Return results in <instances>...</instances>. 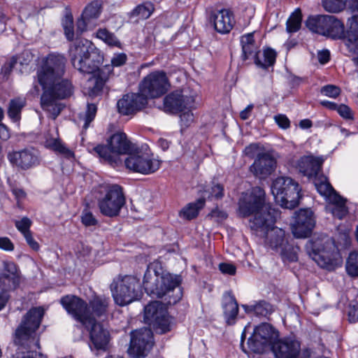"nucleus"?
Returning <instances> with one entry per match:
<instances>
[{"label": "nucleus", "mask_w": 358, "mask_h": 358, "mask_svg": "<svg viewBox=\"0 0 358 358\" xmlns=\"http://www.w3.org/2000/svg\"><path fill=\"white\" fill-rule=\"evenodd\" d=\"M82 222L86 227L94 226L97 223V220L92 213L89 211L83 212L81 217Z\"/></svg>", "instance_id": "obj_56"}, {"label": "nucleus", "mask_w": 358, "mask_h": 358, "mask_svg": "<svg viewBox=\"0 0 358 358\" xmlns=\"http://www.w3.org/2000/svg\"><path fill=\"white\" fill-rule=\"evenodd\" d=\"M10 137L8 128L0 122V138L3 141H7Z\"/></svg>", "instance_id": "obj_64"}, {"label": "nucleus", "mask_w": 358, "mask_h": 358, "mask_svg": "<svg viewBox=\"0 0 358 358\" xmlns=\"http://www.w3.org/2000/svg\"><path fill=\"white\" fill-rule=\"evenodd\" d=\"M62 59H49L48 64L38 73V83L41 86L43 93L41 98V105L43 110L50 113L52 119H55L62 110L61 106L57 104L55 99L49 96L50 86L52 85L55 78L62 73Z\"/></svg>", "instance_id": "obj_5"}, {"label": "nucleus", "mask_w": 358, "mask_h": 358, "mask_svg": "<svg viewBox=\"0 0 358 358\" xmlns=\"http://www.w3.org/2000/svg\"><path fill=\"white\" fill-rule=\"evenodd\" d=\"M345 45L350 52L358 55V15L348 20Z\"/></svg>", "instance_id": "obj_33"}, {"label": "nucleus", "mask_w": 358, "mask_h": 358, "mask_svg": "<svg viewBox=\"0 0 358 358\" xmlns=\"http://www.w3.org/2000/svg\"><path fill=\"white\" fill-rule=\"evenodd\" d=\"M271 192L278 204L289 209L296 207L301 198L299 183L289 177L281 176L274 180Z\"/></svg>", "instance_id": "obj_7"}, {"label": "nucleus", "mask_w": 358, "mask_h": 358, "mask_svg": "<svg viewBox=\"0 0 358 358\" xmlns=\"http://www.w3.org/2000/svg\"><path fill=\"white\" fill-rule=\"evenodd\" d=\"M210 21L213 22L215 29L220 34L228 33L233 27V15L227 9L213 11Z\"/></svg>", "instance_id": "obj_29"}, {"label": "nucleus", "mask_w": 358, "mask_h": 358, "mask_svg": "<svg viewBox=\"0 0 358 358\" xmlns=\"http://www.w3.org/2000/svg\"><path fill=\"white\" fill-rule=\"evenodd\" d=\"M90 329V339L96 349H105L109 342V333L102 325L93 322L86 327Z\"/></svg>", "instance_id": "obj_31"}, {"label": "nucleus", "mask_w": 358, "mask_h": 358, "mask_svg": "<svg viewBox=\"0 0 358 358\" xmlns=\"http://www.w3.org/2000/svg\"><path fill=\"white\" fill-rule=\"evenodd\" d=\"M259 146L257 143H251L248 146L245 147L243 153L245 156L253 158L256 155H258V150Z\"/></svg>", "instance_id": "obj_58"}, {"label": "nucleus", "mask_w": 358, "mask_h": 358, "mask_svg": "<svg viewBox=\"0 0 358 358\" xmlns=\"http://www.w3.org/2000/svg\"><path fill=\"white\" fill-rule=\"evenodd\" d=\"M127 60V57L125 53L120 52L115 53L111 58V66L120 67L124 65Z\"/></svg>", "instance_id": "obj_54"}, {"label": "nucleus", "mask_w": 358, "mask_h": 358, "mask_svg": "<svg viewBox=\"0 0 358 358\" xmlns=\"http://www.w3.org/2000/svg\"><path fill=\"white\" fill-rule=\"evenodd\" d=\"M347 0H322L324 9L330 13H338L346 6Z\"/></svg>", "instance_id": "obj_46"}, {"label": "nucleus", "mask_w": 358, "mask_h": 358, "mask_svg": "<svg viewBox=\"0 0 358 358\" xmlns=\"http://www.w3.org/2000/svg\"><path fill=\"white\" fill-rule=\"evenodd\" d=\"M169 88L166 75L163 71H154L146 76L139 85V92L148 99L157 98Z\"/></svg>", "instance_id": "obj_15"}, {"label": "nucleus", "mask_w": 358, "mask_h": 358, "mask_svg": "<svg viewBox=\"0 0 358 358\" xmlns=\"http://www.w3.org/2000/svg\"><path fill=\"white\" fill-rule=\"evenodd\" d=\"M265 192L259 187H253L250 192L243 193L238 202L239 213L243 217L254 215L250 220L252 229L269 227L275 222L278 212L264 203Z\"/></svg>", "instance_id": "obj_3"}, {"label": "nucleus", "mask_w": 358, "mask_h": 358, "mask_svg": "<svg viewBox=\"0 0 358 358\" xmlns=\"http://www.w3.org/2000/svg\"><path fill=\"white\" fill-rule=\"evenodd\" d=\"M102 11V4L99 1L89 3L83 9L80 17L77 21V33L82 34L88 29L96 26L95 21L99 17Z\"/></svg>", "instance_id": "obj_23"}, {"label": "nucleus", "mask_w": 358, "mask_h": 358, "mask_svg": "<svg viewBox=\"0 0 358 358\" xmlns=\"http://www.w3.org/2000/svg\"><path fill=\"white\" fill-rule=\"evenodd\" d=\"M144 320L161 334L170 331V320L164 304L159 301H152L144 308Z\"/></svg>", "instance_id": "obj_17"}, {"label": "nucleus", "mask_w": 358, "mask_h": 358, "mask_svg": "<svg viewBox=\"0 0 358 358\" xmlns=\"http://www.w3.org/2000/svg\"><path fill=\"white\" fill-rule=\"evenodd\" d=\"M127 169L143 175H150L156 172L161 166V162L152 155L137 150L130 152L124 160Z\"/></svg>", "instance_id": "obj_13"}, {"label": "nucleus", "mask_w": 358, "mask_h": 358, "mask_svg": "<svg viewBox=\"0 0 358 358\" xmlns=\"http://www.w3.org/2000/svg\"><path fill=\"white\" fill-rule=\"evenodd\" d=\"M222 308L228 324H233L238 312V306L235 297L230 292L223 295Z\"/></svg>", "instance_id": "obj_35"}, {"label": "nucleus", "mask_w": 358, "mask_h": 358, "mask_svg": "<svg viewBox=\"0 0 358 358\" xmlns=\"http://www.w3.org/2000/svg\"><path fill=\"white\" fill-rule=\"evenodd\" d=\"M192 109H185L180 115V124L182 127H187L194 121V115L191 111Z\"/></svg>", "instance_id": "obj_52"}, {"label": "nucleus", "mask_w": 358, "mask_h": 358, "mask_svg": "<svg viewBox=\"0 0 358 358\" xmlns=\"http://www.w3.org/2000/svg\"><path fill=\"white\" fill-rule=\"evenodd\" d=\"M315 186L318 193L328 203L326 206L327 211L338 219H342L347 215L346 200L336 192L326 178L316 179Z\"/></svg>", "instance_id": "obj_10"}, {"label": "nucleus", "mask_w": 358, "mask_h": 358, "mask_svg": "<svg viewBox=\"0 0 358 358\" xmlns=\"http://www.w3.org/2000/svg\"><path fill=\"white\" fill-rule=\"evenodd\" d=\"M242 58L243 60L253 59L255 63L264 69L272 66L276 58V52L271 48L264 50L260 55L259 46L254 39V33H248L241 37Z\"/></svg>", "instance_id": "obj_9"}, {"label": "nucleus", "mask_w": 358, "mask_h": 358, "mask_svg": "<svg viewBox=\"0 0 358 358\" xmlns=\"http://www.w3.org/2000/svg\"><path fill=\"white\" fill-rule=\"evenodd\" d=\"M196 92L186 90H176L167 94L164 98L162 109L168 113H178L185 109L194 108Z\"/></svg>", "instance_id": "obj_18"}, {"label": "nucleus", "mask_w": 358, "mask_h": 358, "mask_svg": "<svg viewBox=\"0 0 358 358\" xmlns=\"http://www.w3.org/2000/svg\"><path fill=\"white\" fill-rule=\"evenodd\" d=\"M302 15L299 8L296 9L286 22V30L288 33H295L299 30L301 24Z\"/></svg>", "instance_id": "obj_42"}, {"label": "nucleus", "mask_w": 358, "mask_h": 358, "mask_svg": "<svg viewBox=\"0 0 358 358\" xmlns=\"http://www.w3.org/2000/svg\"><path fill=\"white\" fill-rule=\"evenodd\" d=\"M8 158L11 164L22 169H29L38 164V152L33 148L9 153Z\"/></svg>", "instance_id": "obj_26"}, {"label": "nucleus", "mask_w": 358, "mask_h": 358, "mask_svg": "<svg viewBox=\"0 0 358 358\" xmlns=\"http://www.w3.org/2000/svg\"><path fill=\"white\" fill-rule=\"evenodd\" d=\"M340 92L341 90L339 87L332 85L324 86L321 89L322 94L331 98H336L337 96L340 94Z\"/></svg>", "instance_id": "obj_53"}, {"label": "nucleus", "mask_w": 358, "mask_h": 358, "mask_svg": "<svg viewBox=\"0 0 358 358\" xmlns=\"http://www.w3.org/2000/svg\"><path fill=\"white\" fill-rule=\"evenodd\" d=\"M62 26L64 34L69 41H73L74 38L73 19L71 14L66 15L62 20Z\"/></svg>", "instance_id": "obj_49"}, {"label": "nucleus", "mask_w": 358, "mask_h": 358, "mask_svg": "<svg viewBox=\"0 0 358 358\" xmlns=\"http://www.w3.org/2000/svg\"><path fill=\"white\" fill-rule=\"evenodd\" d=\"M69 57L76 69L82 73L91 75L85 84V93L90 96L99 95L108 78L99 68L103 62L100 50L90 41L78 38L70 47Z\"/></svg>", "instance_id": "obj_1"}, {"label": "nucleus", "mask_w": 358, "mask_h": 358, "mask_svg": "<svg viewBox=\"0 0 358 358\" xmlns=\"http://www.w3.org/2000/svg\"><path fill=\"white\" fill-rule=\"evenodd\" d=\"M60 301L69 315L85 327H87L90 314L88 305L85 301L74 295H66Z\"/></svg>", "instance_id": "obj_19"}, {"label": "nucleus", "mask_w": 358, "mask_h": 358, "mask_svg": "<svg viewBox=\"0 0 358 358\" xmlns=\"http://www.w3.org/2000/svg\"><path fill=\"white\" fill-rule=\"evenodd\" d=\"M43 315V308L38 307L30 309L24 316L15 330L13 344L7 350V358H48L36 350L39 348V339L36 331Z\"/></svg>", "instance_id": "obj_2"}, {"label": "nucleus", "mask_w": 358, "mask_h": 358, "mask_svg": "<svg viewBox=\"0 0 358 358\" xmlns=\"http://www.w3.org/2000/svg\"><path fill=\"white\" fill-rule=\"evenodd\" d=\"M250 310H253L255 314L260 316H267L273 312L271 305L264 301H259L253 306V308H250Z\"/></svg>", "instance_id": "obj_48"}, {"label": "nucleus", "mask_w": 358, "mask_h": 358, "mask_svg": "<svg viewBox=\"0 0 358 358\" xmlns=\"http://www.w3.org/2000/svg\"><path fill=\"white\" fill-rule=\"evenodd\" d=\"M31 220L27 217H23L20 220L15 221V227L23 236L31 232Z\"/></svg>", "instance_id": "obj_50"}, {"label": "nucleus", "mask_w": 358, "mask_h": 358, "mask_svg": "<svg viewBox=\"0 0 358 358\" xmlns=\"http://www.w3.org/2000/svg\"><path fill=\"white\" fill-rule=\"evenodd\" d=\"M45 146L66 158L70 159L74 157L73 152L58 138H50L46 139Z\"/></svg>", "instance_id": "obj_36"}, {"label": "nucleus", "mask_w": 358, "mask_h": 358, "mask_svg": "<svg viewBox=\"0 0 358 358\" xmlns=\"http://www.w3.org/2000/svg\"><path fill=\"white\" fill-rule=\"evenodd\" d=\"M323 159L313 156H303L296 164V166L300 173L308 177L315 176L319 171Z\"/></svg>", "instance_id": "obj_30"}, {"label": "nucleus", "mask_w": 358, "mask_h": 358, "mask_svg": "<svg viewBox=\"0 0 358 358\" xmlns=\"http://www.w3.org/2000/svg\"><path fill=\"white\" fill-rule=\"evenodd\" d=\"M206 192L208 194V198L219 199L224 195V187L220 184H214L210 189L206 190Z\"/></svg>", "instance_id": "obj_51"}, {"label": "nucleus", "mask_w": 358, "mask_h": 358, "mask_svg": "<svg viewBox=\"0 0 358 358\" xmlns=\"http://www.w3.org/2000/svg\"><path fill=\"white\" fill-rule=\"evenodd\" d=\"M326 19L327 24L324 25L323 36L332 38H344L345 42L347 32L345 34L343 23L333 15H327Z\"/></svg>", "instance_id": "obj_34"}, {"label": "nucleus", "mask_w": 358, "mask_h": 358, "mask_svg": "<svg viewBox=\"0 0 358 358\" xmlns=\"http://www.w3.org/2000/svg\"><path fill=\"white\" fill-rule=\"evenodd\" d=\"M28 245L34 251L40 249L38 243L34 238L31 231L23 236Z\"/></svg>", "instance_id": "obj_60"}, {"label": "nucleus", "mask_w": 358, "mask_h": 358, "mask_svg": "<svg viewBox=\"0 0 358 358\" xmlns=\"http://www.w3.org/2000/svg\"><path fill=\"white\" fill-rule=\"evenodd\" d=\"M348 317L350 322H356L358 321V296L356 303L350 308Z\"/></svg>", "instance_id": "obj_61"}, {"label": "nucleus", "mask_w": 358, "mask_h": 358, "mask_svg": "<svg viewBox=\"0 0 358 358\" xmlns=\"http://www.w3.org/2000/svg\"><path fill=\"white\" fill-rule=\"evenodd\" d=\"M220 271L224 274L234 275L236 273V268L234 264L229 263H221L219 265Z\"/></svg>", "instance_id": "obj_59"}, {"label": "nucleus", "mask_w": 358, "mask_h": 358, "mask_svg": "<svg viewBox=\"0 0 358 358\" xmlns=\"http://www.w3.org/2000/svg\"><path fill=\"white\" fill-rule=\"evenodd\" d=\"M275 159L268 153L258 154L257 159L250 166V170L256 176L264 178L271 174L275 167Z\"/></svg>", "instance_id": "obj_27"}, {"label": "nucleus", "mask_w": 358, "mask_h": 358, "mask_svg": "<svg viewBox=\"0 0 358 358\" xmlns=\"http://www.w3.org/2000/svg\"><path fill=\"white\" fill-rule=\"evenodd\" d=\"M299 250L298 247H292L287 243L286 245L282 247L280 251L282 258L284 261L288 262H296L298 259L297 251Z\"/></svg>", "instance_id": "obj_47"}, {"label": "nucleus", "mask_w": 358, "mask_h": 358, "mask_svg": "<svg viewBox=\"0 0 358 358\" xmlns=\"http://www.w3.org/2000/svg\"><path fill=\"white\" fill-rule=\"evenodd\" d=\"M126 204V198L122 187L117 184L107 185L103 187V194L98 200L101 213L106 217L119 215Z\"/></svg>", "instance_id": "obj_8"}, {"label": "nucleus", "mask_w": 358, "mask_h": 358, "mask_svg": "<svg viewBox=\"0 0 358 358\" xmlns=\"http://www.w3.org/2000/svg\"><path fill=\"white\" fill-rule=\"evenodd\" d=\"M315 225V218L310 209H301L295 215L292 231L296 238H306L310 235Z\"/></svg>", "instance_id": "obj_21"}, {"label": "nucleus", "mask_w": 358, "mask_h": 358, "mask_svg": "<svg viewBox=\"0 0 358 358\" xmlns=\"http://www.w3.org/2000/svg\"><path fill=\"white\" fill-rule=\"evenodd\" d=\"M152 334L151 330L147 328L132 331L129 353L136 358L145 357L152 346Z\"/></svg>", "instance_id": "obj_20"}, {"label": "nucleus", "mask_w": 358, "mask_h": 358, "mask_svg": "<svg viewBox=\"0 0 358 358\" xmlns=\"http://www.w3.org/2000/svg\"><path fill=\"white\" fill-rule=\"evenodd\" d=\"M204 204V199H199L196 202L188 203L180 211V217L188 220L195 218Z\"/></svg>", "instance_id": "obj_38"}, {"label": "nucleus", "mask_w": 358, "mask_h": 358, "mask_svg": "<svg viewBox=\"0 0 358 358\" xmlns=\"http://www.w3.org/2000/svg\"><path fill=\"white\" fill-rule=\"evenodd\" d=\"M20 282V271L13 262L3 261L0 272V288L3 291L16 288Z\"/></svg>", "instance_id": "obj_24"}, {"label": "nucleus", "mask_w": 358, "mask_h": 358, "mask_svg": "<svg viewBox=\"0 0 358 358\" xmlns=\"http://www.w3.org/2000/svg\"><path fill=\"white\" fill-rule=\"evenodd\" d=\"M327 15L310 17L306 20V27L314 33L323 35L325 23L327 24Z\"/></svg>", "instance_id": "obj_40"}, {"label": "nucleus", "mask_w": 358, "mask_h": 358, "mask_svg": "<svg viewBox=\"0 0 358 358\" xmlns=\"http://www.w3.org/2000/svg\"><path fill=\"white\" fill-rule=\"evenodd\" d=\"M271 348L275 358H307L308 356L306 352L301 354L299 342L290 338L277 340Z\"/></svg>", "instance_id": "obj_22"}, {"label": "nucleus", "mask_w": 358, "mask_h": 358, "mask_svg": "<svg viewBox=\"0 0 358 358\" xmlns=\"http://www.w3.org/2000/svg\"><path fill=\"white\" fill-rule=\"evenodd\" d=\"M181 279L179 275H172L171 273L159 274L152 266H149L144 274L143 287L145 292L153 296L162 298L168 295L169 300V303H176L182 296V292L179 289L176 296L170 295L174 289L179 287Z\"/></svg>", "instance_id": "obj_4"}, {"label": "nucleus", "mask_w": 358, "mask_h": 358, "mask_svg": "<svg viewBox=\"0 0 358 358\" xmlns=\"http://www.w3.org/2000/svg\"><path fill=\"white\" fill-rule=\"evenodd\" d=\"M274 120L278 127L281 129H286L290 127V121L284 114H278L275 115Z\"/></svg>", "instance_id": "obj_55"}, {"label": "nucleus", "mask_w": 358, "mask_h": 358, "mask_svg": "<svg viewBox=\"0 0 358 358\" xmlns=\"http://www.w3.org/2000/svg\"><path fill=\"white\" fill-rule=\"evenodd\" d=\"M278 336V331L271 324L262 323L254 329L253 334L248 340V345L251 351L262 353L267 346H273Z\"/></svg>", "instance_id": "obj_14"}, {"label": "nucleus", "mask_w": 358, "mask_h": 358, "mask_svg": "<svg viewBox=\"0 0 358 358\" xmlns=\"http://www.w3.org/2000/svg\"><path fill=\"white\" fill-rule=\"evenodd\" d=\"M329 57H330V53H329V50H324L318 52V54H317L318 60L322 64H324L329 62Z\"/></svg>", "instance_id": "obj_63"}, {"label": "nucleus", "mask_w": 358, "mask_h": 358, "mask_svg": "<svg viewBox=\"0 0 358 358\" xmlns=\"http://www.w3.org/2000/svg\"><path fill=\"white\" fill-rule=\"evenodd\" d=\"M109 299L103 296H94L89 302L90 322L87 324L96 322L95 317L104 315L107 312Z\"/></svg>", "instance_id": "obj_32"}, {"label": "nucleus", "mask_w": 358, "mask_h": 358, "mask_svg": "<svg viewBox=\"0 0 358 358\" xmlns=\"http://www.w3.org/2000/svg\"><path fill=\"white\" fill-rule=\"evenodd\" d=\"M146 97L139 93L127 94L117 101L120 113L129 115L143 109L147 104Z\"/></svg>", "instance_id": "obj_25"}, {"label": "nucleus", "mask_w": 358, "mask_h": 358, "mask_svg": "<svg viewBox=\"0 0 358 358\" xmlns=\"http://www.w3.org/2000/svg\"><path fill=\"white\" fill-rule=\"evenodd\" d=\"M15 249V245L8 237H0V250L12 252Z\"/></svg>", "instance_id": "obj_57"}, {"label": "nucleus", "mask_w": 358, "mask_h": 358, "mask_svg": "<svg viewBox=\"0 0 358 358\" xmlns=\"http://www.w3.org/2000/svg\"><path fill=\"white\" fill-rule=\"evenodd\" d=\"M27 103L26 98L19 96L12 99L8 105V115L13 122H17L21 117V111Z\"/></svg>", "instance_id": "obj_37"}, {"label": "nucleus", "mask_w": 358, "mask_h": 358, "mask_svg": "<svg viewBox=\"0 0 358 358\" xmlns=\"http://www.w3.org/2000/svg\"><path fill=\"white\" fill-rule=\"evenodd\" d=\"M96 111L97 107L95 104L88 103L86 110L83 113L80 114L79 120L80 122H83V127L84 129H87L90 123L94 120Z\"/></svg>", "instance_id": "obj_44"}, {"label": "nucleus", "mask_w": 358, "mask_h": 358, "mask_svg": "<svg viewBox=\"0 0 358 358\" xmlns=\"http://www.w3.org/2000/svg\"><path fill=\"white\" fill-rule=\"evenodd\" d=\"M275 223L271 226H265L264 228L254 229L257 232H262L265 234V242L271 248L280 250L287 243L285 238V231L278 227H274Z\"/></svg>", "instance_id": "obj_28"}, {"label": "nucleus", "mask_w": 358, "mask_h": 358, "mask_svg": "<svg viewBox=\"0 0 358 358\" xmlns=\"http://www.w3.org/2000/svg\"><path fill=\"white\" fill-rule=\"evenodd\" d=\"M108 147L99 145L94 148V152L104 162L113 167L120 163L117 155H129L134 150L133 144L127 139L124 133L114 134L108 141Z\"/></svg>", "instance_id": "obj_6"}, {"label": "nucleus", "mask_w": 358, "mask_h": 358, "mask_svg": "<svg viewBox=\"0 0 358 358\" xmlns=\"http://www.w3.org/2000/svg\"><path fill=\"white\" fill-rule=\"evenodd\" d=\"M96 37L111 47L121 48V43L116 36L106 28L99 29L96 33Z\"/></svg>", "instance_id": "obj_41"}, {"label": "nucleus", "mask_w": 358, "mask_h": 358, "mask_svg": "<svg viewBox=\"0 0 358 358\" xmlns=\"http://www.w3.org/2000/svg\"><path fill=\"white\" fill-rule=\"evenodd\" d=\"M320 241H308L306 245L307 253L320 267L328 270L334 269L338 260V253L330 241L326 242L322 249Z\"/></svg>", "instance_id": "obj_11"}, {"label": "nucleus", "mask_w": 358, "mask_h": 358, "mask_svg": "<svg viewBox=\"0 0 358 358\" xmlns=\"http://www.w3.org/2000/svg\"><path fill=\"white\" fill-rule=\"evenodd\" d=\"M55 59L63 60L62 73L55 78L51 87H50L49 96L57 99H65L70 96L73 93V86L68 80H61L65 73L66 59L63 55L52 53L48 55L43 60L41 66L38 68L36 73L38 79V72L48 64L49 59L55 60Z\"/></svg>", "instance_id": "obj_16"}, {"label": "nucleus", "mask_w": 358, "mask_h": 358, "mask_svg": "<svg viewBox=\"0 0 358 358\" xmlns=\"http://www.w3.org/2000/svg\"><path fill=\"white\" fill-rule=\"evenodd\" d=\"M345 268L348 274L358 276V252H351L346 261Z\"/></svg>", "instance_id": "obj_45"}, {"label": "nucleus", "mask_w": 358, "mask_h": 358, "mask_svg": "<svg viewBox=\"0 0 358 358\" xmlns=\"http://www.w3.org/2000/svg\"><path fill=\"white\" fill-rule=\"evenodd\" d=\"M154 10V5L152 3L145 2L134 8L130 13V17L146 20L150 17Z\"/></svg>", "instance_id": "obj_39"}, {"label": "nucleus", "mask_w": 358, "mask_h": 358, "mask_svg": "<svg viewBox=\"0 0 358 358\" xmlns=\"http://www.w3.org/2000/svg\"><path fill=\"white\" fill-rule=\"evenodd\" d=\"M139 287L136 278L130 275L124 276L117 282L114 281L110 286L115 303L121 306H126L138 299Z\"/></svg>", "instance_id": "obj_12"}, {"label": "nucleus", "mask_w": 358, "mask_h": 358, "mask_svg": "<svg viewBox=\"0 0 358 358\" xmlns=\"http://www.w3.org/2000/svg\"><path fill=\"white\" fill-rule=\"evenodd\" d=\"M32 58L33 56L30 52L24 51L18 57H12L4 64L2 69L5 71V73H7L13 68L17 61H19L21 65L28 64L32 60Z\"/></svg>", "instance_id": "obj_43"}, {"label": "nucleus", "mask_w": 358, "mask_h": 358, "mask_svg": "<svg viewBox=\"0 0 358 358\" xmlns=\"http://www.w3.org/2000/svg\"><path fill=\"white\" fill-rule=\"evenodd\" d=\"M336 110L339 115L345 119H352V113L351 110L346 105L341 104L337 106Z\"/></svg>", "instance_id": "obj_62"}]
</instances>
